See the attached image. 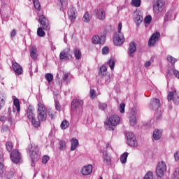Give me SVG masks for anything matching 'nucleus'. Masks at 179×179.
<instances>
[{
  "mask_svg": "<svg viewBox=\"0 0 179 179\" xmlns=\"http://www.w3.org/2000/svg\"><path fill=\"white\" fill-rule=\"evenodd\" d=\"M96 91L93 89H91L90 91V97L91 99H96Z\"/></svg>",
  "mask_w": 179,
  "mask_h": 179,
  "instance_id": "50",
  "label": "nucleus"
},
{
  "mask_svg": "<svg viewBox=\"0 0 179 179\" xmlns=\"http://www.w3.org/2000/svg\"><path fill=\"white\" fill-rule=\"evenodd\" d=\"M173 179H179V168H176L173 174Z\"/></svg>",
  "mask_w": 179,
  "mask_h": 179,
  "instance_id": "47",
  "label": "nucleus"
},
{
  "mask_svg": "<svg viewBox=\"0 0 179 179\" xmlns=\"http://www.w3.org/2000/svg\"><path fill=\"white\" fill-rule=\"evenodd\" d=\"M30 57L32 59L36 60L38 58V50H37V48L32 46L29 49Z\"/></svg>",
  "mask_w": 179,
  "mask_h": 179,
  "instance_id": "23",
  "label": "nucleus"
},
{
  "mask_svg": "<svg viewBox=\"0 0 179 179\" xmlns=\"http://www.w3.org/2000/svg\"><path fill=\"white\" fill-rule=\"evenodd\" d=\"M107 72V67L106 66H101L100 68V72L99 73V76H104V75H106Z\"/></svg>",
  "mask_w": 179,
  "mask_h": 179,
  "instance_id": "33",
  "label": "nucleus"
},
{
  "mask_svg": "<svg viewBox=\"0 0 179 179\" xmlns=\"http://www.w3.org/2000/svg\"><path fill=\"white\" fill-rule=\"evenodd\" d=\"M127 138V145L129 146H132L134 148H136L138 146V141H136V138H135V135L132 134V132H128L126 134Z\"/></svg>",
  "mask_w": 179,
  "mask_h": 179,
  "instance_id": "10",
  "label": "nucleus"
},
{
  "mask_svg": "<svg viewBox=\"0 0 179 179\" xmlns=\"http://www.w3.org/2000/svg\"><path fill=\"white\" fill-rule=\"evenodd\" d=\"M16 36V29H13L11 33H10V36L11 37H15Z\"/></svg>",
  "mask_w": 179,
  "mask_h": 179,
  "instance_id": "59",
  "label": "nucleus"
},
{
  "mask_svg": "<svg viewBox=\"0 0 179 179\" xmlns=\"http://www.w3.org/2000/svg\"><path fill=\"white\" fill-rule=\"evenodd\" d=\"M27 117L35 128L40 127V122L36 120V114H34V108L33 106H29L28 107L27 110Z\"/></svg>",
  "mask_w": 179,
  "mask_h": 179,
  "instance_id": "5",
  "label": "nucleus"
},
{
  "mask_svg": "<svg viewBox=\"0 0 179 179\" xmlns=\"http://www.w3.org/2000/svg\"><path fill=\"white\" fill-rule=\"evenodd\" d=\"M159 38H160V33L159 32L154 33L149 39L148 45L150 47H155L157 41H159Z\"/></svg>",
  "mask_w": 179,
  "mask_h": 179,
  "instance_id": "17",
  "label": "nucleus"
},
{
  "mask_svg": "<svg viewBox=\"0 0 179 179\" xmlns=\"http://www.w3.org/2000/svg\"><path fill=\"white\" fill-rule=\"evenodd\" d=\"M134 21L137 26H139L141 23H142V18L140 15H136V17L134 18Z\"/></svg>",
  "mask_w": 179,
  "mask_h": 179,
  "instance_id": "49",
  "label": "nucleus"
},
{
  "mask_svg": "<svg viewBox=\"0 0 179 179\" xmlns=\"http://www.w3.org/2000/svg\"><path fill=\"white\" fill-rule=\"evenodd\" d=\"M150 65H152V63H151L150 61L146 62L145 63V68H149V66H150Z\"/></svg>",
  "mask_w": 179,
  "mask_h": 179,
  "instance_id": "60",
  "label": "nucleus"
},
{
  "mask_svg": "<svg viewBox=\"0 0 179 179\" xmlns=\"http://www.w3.org/2000/svg\"><path fill=\"white\" fill-rule=\"evenodd\" d=\"M108 65L110 68V69H114V66H115V61L114 60V58H110L109 61L108 62Z\"/></svg>",
  "mask_w": 179,
  "mask_h": 179,
  "instance_id": "39",
  "label": "nucleus"
},
{
  "mask_svg": "<svg viewBox=\"0 0 179 179\" xmlns=\"http://www.w3.org/2000/svg\"><path fill=\"white\" fill-rule=\"evenodd\" d=\"M173 75L176 76V78L179 79V71H178L173 70Z\"/></svg>",
  "mask_w": 179,
  "mask_h": 179,
  "instance_id": "58",
  "label": "nucleus"
},
{
  "mask_svg": "<svg viewBox=\"0 0 179 179\" xmlns=\"http://www.w3.org/2000/svg\"><path fill=\"white\" fill-rule=\"evenodd\" d=\"M128 155L129 154L127 152H125L120 156V160L122 164H125V163H127V159H128Z\"/></svg>",
  "mask_w": 179,
  "mask_h": 179,
  "instance_id": "30",
  "label": "nucleus"
},
{
  "mask_svg": "<svg viewBox=\"0 0 179 179\" xmlns=\"http://www.w3.org/2000/svg\"><path fill=\"white\" fill-rule=\"evenodd\" d=\"M6 117L5 116H2L0 118V121H1V122H3V121H6Z\"/></svg>",
  "mask_w": 179,
  "mask_h": 179,
  "instance_id": "62",
  "label": "nucleus"
},
{
  "mask_svg": "<svg viewBox=\"0 0 179 179\" xmlns=\"http://www.w3.org/2000/svg\"><path fill=\"white\" fill-rule=\"evenodd\" d=\"M173 100L176 104L179 103V94L177 91L170 92L168 94V101Z\"/></svg>",
  "mask_w": 179,
  "mask_h": 179,
  "instance_id": "19",
  "label": "nucleus"
},
{
  "mask_svg": "<svg viewBox=\"0 0 179 179\" xmlns=\"http://www.w3.org/2000/svg\"><path fill=\"white\" fill-rule=\"evenodd\" d=\"M166 171H167V166H166V163H164V162H161L158 163L156 169V174L157 177H163Z\"/></svg>",
  "mask_w": 179,
  "mask_h": 179,
  "instance_id": "9",
  "label": "nucleus"
},
{
  "mask_svg": "<svg viewBox=\"0 0 179 179\" xmlns=\"http://www.w3.org/2000/svg\"><path fill=\"white\" fill-rule=\"evenodd\" d=\"M164 19H165L166 22H167L169 20H171V12L169 11V12L166 13Z\"/></svg>",
  "mask_w": 179,
  "mask_h": 179,
  "instance_id": "55",
  "label": "nucleus"
},
{
  "mask_svg": "<svg viewBox=\"0 0 179 179\" xmlns=\"http://www.w3.org/2000/svg\"><path fill=\"white\" fill-rule=\"evenodd\" d=\"M143 179H153V172L148 171L144 176Z\"/></svg>",
  "mask_w": 179,
  "mask_h": 179,
  "instance_id": "48",
  "label": "nucleus"
},
{
  "mask_svg": "<svg viewBox=\"0 0 179 179\" xmlns=\"http://www.w3.org/2000/svg\"><path fill=\"white\" fill-rule=\"evenodd\" d=\"M68 16L69 19H70L71 22L73 23L75 20H76V17L78 16V11L76 10V8L73 6H71L68 10Z\"/></svg>",
  "mask_w": 179,
  "mask_h": 179,
  "instance_id": "16",
  "label": "nucleus"
},
{
  "mask_svg": "<svg viewBox=\"0 0 179 179\" xmlns=\"http://www.w3.org/2000/svg\"><path fill=\"white\" fill-rule=\"evenodd\" d=\"M109 52L108 47L105 46L103 48H102V54L103 55H107Z\"/></svg>",
  "mask_w": 179,
  "mask_h": 179,
  "instance_id": "56",
  "label": "nucleus"
},
{
  "mask_svg": "<svg viewBox=\"0 0 179 179\" xmlns=\"http://www.w3.org/2000/svg\"><path fill=\"white\" fill-rule=\"evenodd\" d=\"M166 2L164 0H154L152 2L153 10L155 13H161L164 10Z\"/></svg>",
  "mask_w": 179,
  "mask_h": 179,
  "instance_id": "6",
  "label": "nucleus"
},
{
  "mask_svg": "<svg viewBox=\"0 0 179 179\" xmlns=\"http://www.w3.org/2000/svg\"><path fill=\"white\" fill-rule=\"evenodd\" d=\"M174 158L176 162H179V151L174 154Z\"/></svg>",
  "mask_w": 179,
  "mask_h": 179,
  "instance_id": "57",
  "label": "nucleus"
},
{
  "mask_svg": "<svg viewBox=\"0 0 179 179\" xmlns=\"http://www.w3.org/2000/svg\"><path fill=\"white\" fill-rule=\"evenodd\" d=\"M13 70L15 73V75H22L23 73V68L17 62H12Z\"/></svg>",
  "mask_w": 179,
  "mask_h": 179,
  "instance_id": "20",
  "label": "nucleus"
},
{
  "mask_svg": "<svg viewBox=\"0 0 179 179\" xmlns=\"http://www.w3.org/2000/svg\"><path fill=\"white\" fill-rule=\"evenodd\" d=\"M48 114L49 118L52 120L55 116L56 112L52 108H49L46 110V115Z\"/></svg>",
  "mask_w": 179,
  "mask_h": 179,
  "instance_id": "31",
  "label": "nucleus"
},
{
  "mask_svg": "<svg viewBox=\"0 0 179 179\" xmlns=\"http://www.w3.org/2000/svg\"><path fill=\"white\" fill-rule=\"evenodd\" d=\"M92 19V15L90 14H89V13L86 12L83 17V20L85 22V23H89V22H90V20Z\"/></svg>",
  "mask_w": 179,
  "mask_h": 179,
  "instance_id": "32",
  "label": "nucleus"
},
{
  "mask_svg": "<svg viewBox=\"0 0 179 179\" xmlns=\"http://www.w3.org/2000/svg\"><path fill=\"white\" fill-rule=\"evenodd\" d=\"M167 60L171 62L172 65H174L177 62V59L174 58L173 56L168 55Z\"/></svg>",
  "mask_w": 179,
  "mask_h": 179,
  "instance_id": "42",
  "label": "nucleus"
},
{
  "mask_svg": "<svg viewBox=\"0 0 179 179\" xmlns=\"http://www.w3.org/2000/svg\"><path fill=\"white\" fill-rule=\"evenodd\" d=\"M50 160V157L45 155L42 158V163L43 164H47V162Z\"/></svg>",
  "mask_w": 179,
  "mask_h": 179,
  "instance_id": "54",
  "label": "nucleus"
},
{
  "mask_svg": "<svg viewBox=\"0 0 179 179\" xmlns=\"http://www.w3.org/2000/svg\"><path fill=\"white\" fill-rule=\"evenodd\" d=\"M83 106V101L80 99H74L71 102L72 108H79V107H82Z\"/></svg>",
  "mask_w": 179,
  "mask_h": 179,
  "instance_id": "25",
  "label": "nucleus"
},
{
  "mask_svg": "<svg viewBox=\"0 0 179 179\" xmlns=\"http://www.w3.org/2000/svg\"><path fill=\"white\" fill-rule=\"evenodd\" d=\"M73 54L76 59H81L82 58V52H80V49L79 48H75L73 50Z\"/></svg>",
  "mask_w": 179,
  "mask_h": 179,
  "instance_id": "28",
  "label": "nucleus"
},
{
  "mask_svg": "<svg viewBox=\"0 0 179 179\" xmlns=\"http://www.w3.org/2000/svg\"><path fill=\"white\" fill-rule=\"evenodd\" d=\"M101 78H103V79H104L106 85H108V83L111 82V77L108 74H104V76H101Z\"/></svg>",
  "mask_w": 179,
  "mask_h": 179,
  "instance_id": "37",
  "label": "nucleus"
},
{
  "mask_svg": "<svg viewBox=\"0 0 179 179\" xmlns=\"http://www.w3.org/2000/svg\"><path fill=\"white\" fill-rule=\"evenodd\" d=\"M27 150L31 157V166L32 167H34V163L38 161L40 155H41L40 150H38V146L35 143L31 144L29 145Z\"/></svg>",
  "mask_w": 179,
  "mask_h": 179,
  "instance_id": "1",
  "label": "nucleus"
},
{
  "mask_svg": "<svg viewBox=\"0 0 179 179\" xmlns=\"http://www.w3.org/2000/svg\"><path fill=\"white\" fill-rule=\"evenodd\" d=\"M37 35L38 36V37H44V36H45V32H44V31L43 30V28L41 27L38 28Z\"/></svg>",
  "mask_w": 179,
  "mask_h": 179,
  "instance_id": "41",
  "label": "nucleus"
},
{
  "mask_svg": "<svg viewBox=\"0 0 179 179\" xmlns=\"http://www.w3.org/2000/svg\"><path fill=\"white\" fill-rule=\"evenodd\" d=\"M59 148L61 150H64V149H66V143L65 142V141L62 140V141H59Z\"/></svg>",
  "mask_w": 179,
  "mask_h": 179,
  "instance_id": "44",
  "label": "nucleus"
},
{
  "mask_svg": "<svg viewBox=\"0 0 179 179\" xmlns=\"http://www.w3.org/2000/svg\"><path fill=\"white\" fill-rule=\"evenodd\" d=\"M62 5V10H65L66 6H68V0H59Z\"/></svg>",
  "mask_w": 179,
  "mask_h": 179,
  "instance_id": "40",
  "label": "nucleus"
},
{
  "mask_svg": "<svg viewBox=\"0 0 179 179\" xmlns=\"http://www.w3.org/2000/svg\"><path fill=\"white\" fill-rule=\"evenodd\" d=\"M33 3L35 9H36V10H40V8H41V6L40 5V1H38V0H33Z\"/></svg>",
  "mask_w": 179,
  "mask_h": 179,
  "instance_id": "45",
  "label": "nucleus"
},
{
  "mask_svg": "<svg viewBox=\"0 0 179 179\" xmlns=\"http://www.w3.org/2000/svg\"><path fill=\"white\" fill-rule=\"evenodd\" d=\"M58 97H59V95L55 94V108H56V110H57V111H60L61 110V105L59 104V101H58Z\"/></svg>",
  "mask_w": 179,
  "mask_h": 179,
  "instance_id": "29",
  "label": "nucleus"
},
{
  "mask_svg": "<svg viewBox=\"0 0 179 179\" xmlns=\"http://www.w3.org/2000/svg\"><path fill=\"white\" fill-rule=\"evenodd\" d=\"M122 29V22H119L117 27V32H116L113 36V43L115 45H122L125 41L124 34L121 32Z\"/></svg>",
  "mask_w": 179,
  "mask_h": 179,
  "instance_id": "3",
  "label": "nucleus"
},
{
  "mask_svg": "<svg viewBox=\"0 0 179 179\" xmlns=\"http://www.w3.org/2000/svg\"><path fill=\"white\" fill-rule=\"evenodd\" d=\"M163 134V131L159 129H155L153 132V138L155 141H159L160 138H162V135Z\"/></svg>",
  "mask_w": 179,
  "mask_h": 179,
  "instance_id": "27",
  "label": "nucleus"
},
{
  "mask_svg": "<svg viewBox=\"0 0 179 179\" xmlns=\"http://www.w3.org/2000/svg\"><path fill=\"white\" fill-rule=\"evenodd\" d=\"M45 78L46 80L50 83V82H52V80L54 79V76L51 73H46L45 76Z\"/></svg>",
  "mask_w": 179,
  "mask_h": 179,
  "instance_id": "46",
  "label": "nucleus"
},
{
  "mask_svg": "<svg viewBox=\"0 0 179 179\" xmlns=\"http://www.w3.org/2000/svg\"><path fill=\"white\" fill-rule=\"evenodd\" d=\"M99 110H101L102 111H104V110L106 108H107V103H100L99 104Z\"/></svg>",
  "mask_w": 179,
  "mask_h": 179,
  "instance_id": "53",
  "label": "nucleus"
},
{
  "mask_svg": "<svg viewBox=\"0 0 179 179\" xmlns=\"http://www.w3.org/2000/svg\"><path fill=\"white\" fill-rule=\"evenodd\" d=\"M69 76H68V74H64V76H63V80L64 81V82H66V80H68V78H69Z\"/></svg>",
  "mask_w": 179,
  "mask_h": 179,
  "instance_id": "61",
  "label": "nucleus"
},
{
  "mask_svg": "<svg viewBox=\"0 0 179 179\" xmlns=\"http://www.w3.org/2000/svg\"><path fill=\"white\" fill-rule=\"evenodd\" d=\"M141 2L142 1L141 0H131V5H132V6H135V8H139Z\"/></svg>",
  "mask_w": 179,
  "mask_h": 179,
  "instance_id": "35",
  "label": "nucleus"
},
{
  "mask_svg": "<svg viewBox=\"0 0 179 179\" xmlns=\"http://www.w3.org/2000/svg\"><path fill=\"white\" fill-rule=\"evenodd\" d=\"M3 155L0 154V177L1 178H12L13 177V171H11L9 175L5 173V166H3Z\"/></svg>",
  "mask_w": 179,
  "mask_h": 179,
  "instance_id": "7",
  "label": "nucleus"
},
{
  "mask_svg": "<svg viewBox=\"0 0 179 179\" xmlns=\"http://www.w3.org/2000/svg\"><path fill=\"white\" fill-rule=\"evenodd\" d=\"M159 107H160V100L153 98L150 103V108L151 110H158Z\"/></svg>",
  "mask_w": 179,
  "mask_h": 179,
  "instance_id": "22",
  "label": "nucleus"
},
{
  "mask_svg": "<svg viewBox=\"0 0 179 179\" xmlns=\"http://www.w3.org/2000/svg\"><path fill=\"white\" fill-rule=\"evenodd\" d=\"M92 171L93 166H92V164H88L87 166H83L80 171L83 176H90V174H92Z\"/></svg>",
  "mask_w": 179,
  "mask_h": 179,
  "instance_id": "21",
  "label": "nucleus"
},
{
  "mask_svg": "<svg viewBox=\"0 0 179 179\" xmlns=\"http://www.w3.org/2000/svg\"><path fill=\"white\" fill-rule=\"evenodd\" d=\"M39 23L41 27L43 29V30H45L46 31H50V29H51V25L50 24V21L45 17V16L41 15L39 17Z\"/></svg>",
  "mask_w": 179,
  "mask_h": 179,
  "instance_id": "8",
  "label": "nucleus"
},
{
  "mask_svg": "<svg viewBox=\"0 0 179 179\" xmlns=\"http://www.w3.org/2000/svg\"><path fill=\"white\" fill-rule=\"evenodd\" d=\"M10 157L13 163L17 164V163H20L22 162V155L17 150H13L11 152Z\"/></svg>",
  "mask_w": 179,
  "mask_h": 179,
  "instance_id": "12",
  "label": "nucleus"
},
{
  "mask_svg": "<svg viewBox=\"0 0 179 179\" xmlns=\"http://www.w3.org/2000/svg\"><path fill=\"white\" fill-rule=\"evenodd\" d=\"M102 162L105 166H111L113 164V157L111 154L107 151H103L102 153Z\"/></svg>",
  "mask_w": 179,
  "mask_h": 179,
  "instance_id": "11",
  "label": "nucleus"
},
{
  "mask_svg": "<svg viewBox=\"0 0 179 179\" xmlns=\"http://www.w3.org/2000/svg\"><path fill=\"white\" fill-rule=\"evenodd\" d=\"M13 104H14L17 113H19L20 111V102L19 101V99H14Z\"/></svg>",
  "mask_w": 179,
  "mask_h": 179,
  "instance_id": "34",
  "label": "nucleus"
},
{
  "mask_svg": "<svg viewBox=\"0 0 179 179\" xmlns=\"http://www.w3.org/2000/svg\"><path fill=\"white\" fill-rule=\"evenodd\" d=\"M109 148L111 149V145H110V143H108L106 144V149H108Z\"/></svg>",
  "mask_w": 179,
  "mask_h": 179,
  "instance_id": "63",
  "label": "nucleus"
},
{
  "mask_svg": "<svg viewBox=\"0 0 179 179\" xmlns=\"http://www.w3.org/2000/svg\"><path fill=\"white\" fill-rule=\"evenodd\" d=\"M6 148L8 152H11L12 149H13V145H12V143L10 141H8L6 143Z\"/></svg>",
  "mask_w": 179,
  "mask_h": 179,
  "instance_id": "43",
  "label": "nucleus"
},
{
  "mask_svg": "<svg viewBox=\"0 0 179 179\" xmlns=\"http://www.w3.org/2000/svg\"><path fill=\"white\" fill-rule=\"evenodd\" d=\"M5 100H6L5 96L3 94H0V110L5 106Z\"/></svg>",
  "mask_w": 179,
  "mask_h": 179,
  "instance_id": "36",
  "label": "nucleus"
},
{
  "mask_svg": "<svg viewBox=\"0 0 179 179\" xmlns=\"http://www.w3.org/2000/svg\"><path fill=\"white\" fill-rule=\"evenodd\" d=\"M92 41L93 44H104L106 43V33L103 32L100 36H94L92 38Z\"/></svg>",
  "mask_w": 179,
  "mask_h": 179,
  "instance_id": "13",
  "label": "nucleus"
},
{
  "mask_svg": "<svg viewBox=\"0 0 179 179\" xmlns=\"http://www.w3.org/2000/svg\"><path fill=\"white\" fill-rule=\"evenodd\" d=\"M52 50H57V48L53 47V48H52Z\"/></svg>",
  "mask_w": 179,
  "mask_h": 179,
  "instance_id": "64",
  "label": "nucleus"
},
{
  "mask_svg": "<svg viewBox=\"0 0 179 179\" xmlns=\"http://www.w3.org/2000/svg\"><path fill=\"white\" fill-rule=\"evenodd\" d=\"M94 13L99 20H106V10L103 8H97L94 10Z\"/></svg>",
  "mask_w": 179,
  "mask_h": 179,
  "instance_id": "18",
  "label": "nucleus"
},
{
  "mask_svg": "<svg viewBox=\"0 0 179 179\" xmlns=\"http://www.w3.org/2000/svg\"><path fill=\"white\" fill-rule=\"evenodd\" d=\"M37 117L38 122H44L47 120V110L43 102L38 103Z\"/></svg>",
  "mask_w": 179,
  "mask_h": 179,
  "instance_id": "4",
  "label": "nucleus"
},
{
  "mask_svg": "<svg viewBox=\"0 0 179 179\" xmlns=\"http://www.w3.org/2000/svg\"><path fill=\"white\" fill-rule=\"evenodd\" d=\"M69 127V122L68 120H63L60 124L62 129H66Z\"/></svg>",
  "mask_w": 179,
  "mask_h": 179,
  "instance_id": "38",
  "label": "nucleus"
},
{
  "mask_svg": "<svg viewBox=\"0 0 179 179\" xmlns=\"http://www.w3.org/2000/svg\"><path fill=\"white\" fill-rule=\"evenodd\" d=\"M139 110L138 109H132L131 113H130V124L132 127H135L136 124V117H139Z\"/></svg>",
  "mask_w": 179,
  "mask_h": 179,
  "instance_id": "14",
  "label": "nucleus"
},
{
  "mask_svg": "<svg viewBox=\"0 0 179 179\" xmlns=\"http://www.w3.org/2000/svg\"><path fill=\"white\" fill-rule=\"evenodd\" d=\"M59 59L64 61H69V59H72V53H71L69 48H66L60 52Z\"/></svg>",
  "mask_w": 179,
  "mask_h": 179,
  "instance_id": "15",
  "label": "nucleus"
},
{
  "mask_svg": "<svg viewBox=\"0 0 179 179\" xmlns=\"http://www.w3.org/2000/svg\"><path fill=\"white\" fill-rule=\"evenodd\" d=\"M71 151L76 150V148H78V146H79V141H78V139H76V138H71Z\"/></svg>",
  "mask_w": 179,
  "mask_h": 179,
  "instance_id": "26",
  "label": "nucleus"
},
{
  "mask_svg": "<svg viewBox=\"0 0 179 179\" xmlns=\"http://www.w3.org/2000/svg\"><path fill=\"white\" fill-rule=\"evenodd\" d=\"M119 110H120V113H121L122 114L125 113V103H120Z\"/></svg>",
  "mask_w": 179,
  "mask_h": 179,
  "instance_id": "52",
  "label": "nucleus"
},
{
  "mask_svg": "<svg viewBox=\"0 0 179 179\" xmlns=\"http://www.w3.org/2000/svg\"><path fill=\"white\" fill-rule=\"evenodd\" d=\"M120 121L121 119L120 118V116L112 115L104 122L106 129L107 131H114L116 126L120 124Z\"/></svg>",
  "mask_w": 179,
  "mask_h": 179,
  "instance_id": "2",
  "label": "nucleus"
},
{
  "mask_svg": "<svg viewBox=\"0 0 179 179\" xmlns=\"http://www.w3.org/2000/svg\"><path fill=\"white\" fill-rule=\"evenodd\" d=\"M144 22L146 24H150L152 22V15H147L144 19Z\"/></svg>",
  "mask_w": 179,
  "mask_h": 179,
  "instance_id": "51",
  "label": "nucleus"
},
{
  "mask_svg": "<svg viewBox=\"0 0 179 179\" xmlns=\"http://www.w3.org/2000/svg\"><path fill=\"white\" fill-rule=\"evenodd\" d=\"M136 51V44L134 42L129 43L128 48V54L129 57H134V53Z\"/></svg>",
  "mask_w": 179,
  "mask_h": 179,
  "instance_id": "24",
  "label": "nucleus"
}]
</instances>
